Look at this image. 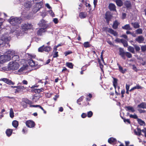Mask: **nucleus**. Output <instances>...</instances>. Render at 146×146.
<instances>
[{"mask_svg": "<svg viewBox=\"0 0 146 146\" xmlns=\"http://www.w3.org/2000/svg\"><path fill=\"white\" fill-rule=\"evenodd\" d=\"M125 5L127 8H129L131 6V4L129 2L126 1L125 3Z\"/></svg>", "mask_w": 146, "mask_h": 146, "instance_id": "4c0bfd02", "label": "nucleus"}, {"mask_svg": "<svg viewBox=\"0 0 146 146\" xmlns=\"http://www.w3.org/2000/svg\"><path fill=\"white\" fill-rule=\"evenodd\" d=\"M40 98V96L34 95L33 96V100L34 102H36L38 100V99Z\"/></svg>", "mask_w": 146, "mask_h": 146, "instance_id": "5701e85b", "label": "nucleus"}, {"mask_svg": "<svg viewBox=\"0 0 146 146\" xmlns=\"http://www.w3.org/2000/svg\"><path fill=\"white\" fill-rule=\"evenodd\" d=\"M44 91V89L42 88H41L40 89H35V93H39L41 92H42Z\"/></svg>", "mask_w": 146, "mask_h": 146, "instance_id": "c9c22d12", "label": "nucleus"}, {"mask_svg": "<svg viewBox=\"0 0 146 146\" xmlns=\"http://www.w3.org/2000/svg\"><path fill=\"white\" fill-rule=\"evenodd\" d=\"M119 54L120 55L122 58L124 59H125V52L123 49L121 48H119Z\"/></svg>", "mask_w": 146, "mask_h": 146, "instance_id": "9d476101", "label": "nucleus"}, {"mask_svg": "<svg viewBox=\"0 0 146 146\" xmlns=\"http://www.w3.org/2000/svg\"><path fill=\"white\" fill-rule=\"evenodd\" d=\"M109 7L111 10L114 11L115 10V6L113 3H110L109 5Z\"/></svg>", "mask_w": 146, "mask_h": 146, "instance_id": "f3484780", "label": "nucleus"}, {"mask_svg": "<svg viewBox=\"0 0 146 146\" xmlns=\"http://www.w3.org/2000/svg\"><path fill=\"white\" fill-rule=\"evenodd\" d=\"M129 117L131 118H133L134 119H137V117L136 114H134V115H130Z\"/></svg>", "mask_w": 146, "mask_h": 146, "instance_id": "de8ad7c7", "label": "nucleus"}, {"mask_svg": "<svg viewBox=\"0 0 146 146\" xmlns=\"http://www.w3.org/2000/svg\"><path fill=\"white\" fill-rule=\"evenodd\" d=\"M18 89H20L22 90H25L26 89V87H25L23 86H17Z\"/></svg>", "mask_w": 146, "mask_h": 146, "instance_id": "3c124183", "label": "nucleus"}, {"mask_svg": "<svg viewBox=\"0 0 146 146\" xmlns=\"http://www.w3.org/2000/svg\"><path fill=\"white\" fill-rule=\"evenodd\" d=\"M125 55L128 58H131L132 56V54L130 53H129L128 52H125Z\"/></svg>", "mask_w": 146, "mask_h": 146, "instance_id": "37998d69", "label": "nucleus"}, {"mask_svg": "<svg viewBox=\"0 0 146 146\" xmlns=\"http://www.w3.org/2000/svg\"><path fill=\"white\" fill-rule=\"evenodd\" d=\"M121 42L123 44L125 47H126L128 46L127 42L125 40L123 39H121Z\"/></svg>", "mask_w": 146, "mask_h": 146, "instance_id": "473e14b6", "label": "nucleus"}, {"mask_svg": "<svg viewBox=\"0 0 146 146\" xmlns=\"http://www.w3.org/2000/svg\"><path fill=\"white\" fill-rule=\"evenodd\" d=\"M135 89H142V87L139 85H137L136 86H135Z\"/></svg>", "mask_w": 146, "mask_h": 146, "instance_id": "864d4df0", "label": "nucleus"}, {"mask_svg": "<svg viewBox=\"0 0 146 146\" xmlns=\"http://www.w3.org/2000/svg\"><path fill=\"white\" fill-rule=\"evenodd\" d=\"M138 107L143 109L146 108V104L145 103H142L138 105Z\"/></svg>", "mask_w": 146, "mask_h": 146, "instance_id": "aec40b11", "label": "nucleus"}, {"mask_svg": "<svg viewBox=\"0 0 146 146\" xmlns=\"http://www.w3.org/2000/svg\"><path fill=\"white\" fill-rule=\"evenodd\" d=\"M141 131H142L143 133L144 134L146 133V128H144L143 129H142L141 130Z\"/></svg>", "mask_w": 146, "mask_h": 146, "instance_id": "774afa93", "label": "nucleus"}, {"mask_svg": "<svg viewBox=\"0 0 146 146\" xmlns=\"http://www.w3.org/2000/svg\"><path fill=\"white\" fill-rule=\"evenodd\" d=\"M72 53V52L70 51H68L66 52H65V55L66 56H67L68 55Z\"/></svg>", "mask_w": 146, "mask_h": 146, "instance_id": "4d7b16f0", "label": "nucleus"}, {"mask_svg": "<svg viewBox=\"0 0 146 146\" xmlns=\"http://www.w3.org/2000/svg\"><path fill=\"white\" fill-rule=\"evenodd\" d=\"M58 52H55L54 54L53 55V57L54 58H55L57 57L58 56Z\"/></svg>", "mask_w": 146, "mask_h": 146, "instance_id": "052dcab7", "label": "nucleus"}, {"mask_svg": "<svg viewBox=\"0 0 146 146\" xmlns=\"http://www.w3.org/2000/svg\"><path fill=\"white\" fill-rule=\"evenodd\" d=\"M26 125L29 128H32L35 126V123L34 122L31 120H29L27 121L26 122Z\"/></svg>", "mask_w": 146, "mask_h": 146, "instance_id": "6e6552de", "label": "nucleus"}, {"mask_svg": "<svg viewBox=\"0 0 146 146\" xmlns=\"http://www.w3.org/2000/svg\"><path fill=\"white\" fill-rule=\"evenodd\" d=\"M83 96H82L81 97H80L78 100H77V102H80L83 99Z\"/></svg>", "mask_w": 146, "mask_h": 146, "instance_id": "5fc2aeb1", "label": "nucleus"}, {"mask_svg": "<svg viewBox=\"0 0 146 146\" xmlns=\"http://www.w3.org/2000/svg\"><path fill=\"white\" fill-rule=\"evenodd\" d=\"M92 115H93V113L91 111H90L88 112L87 116L89 117H90L91 116H92Z\"/></svg>", "mask_w": 146, "mask_h": 146, "instance_id": "49530a36", "label": "nucleus"}, {"mask_svg": "<svg viewBox=\"0 0 146 146\" xmlns=\"http://www.w3.org/2000/svg\"><path fill=\"white\" fill-rule=\"evenodd\" d=\"M86 14L83 12H81L79 14V17L81 19L84 18L86 16Z\"/></svg>", "mask_w": 146, "mask_h": 146, "instance_id": "a878e982", "label": "nucleus"}, {"mask_svg": "<svg viewBox=\"0 0 146 146\" xmlns=\"http://www.w3.org/2000/svg\"><path fill=\"white\" fill-rule=\"evenodd\" d=\"M39 25L40 26L43 27V28L40 29L38 30L37 32V34L38 35L41 36L42 35L43 33L46 31L47 25L46 24L45 21L44 20H42L40 21Z\"/></svg>", "mask_w": 146, "mask_h": 146, "instance_id": "f03ea898", "label": "nucleus"}, {"mask_svg": "<svg viewBox=\"0 0 146 146\" xmlns=\"http://www.w3.org/2000/svg\"><path fill=\"white\" fill-rule=\"evenodd\" d=\"M119 23L117 21H115L113 23V27L114 29H116L117 28V26L119 25Z\"/></svg>", "mask_w": 146, "mask_h": 146, "instance_id": "7c9ffc66", "label": "nucleus"}, {"mask_svg": "<svg viewBox=\"0 0 146 146\" xmlns=\"http://www.w3.org/2000/svg\"><path fill=\"white\" fill-rule=\"evenodd\" d=\"M15 31V33H17V35L18 38H19V36H22L23 35V33L19 32L18 30H15V31Z\"/></svg>", "mask_w": 146, "mask_h": 146, "instance_id": "c756f323", "label": "nucleus"}, {"mask_svg": "<svg viewBox=\"0 0 146 146\" xmlns=\"http://www.w3.org/2000/svg\"><path fill=\"white\" fill-rule=\"evenodd\" d=\"M44 51L46 52H49L50 50L51 47L50 46H46V47H44Z\"/></svg>", "mask_w": 146, "mask_h": 146, "instance_id": "e433bc0d", "label": "nucleus"}, {"mask_svg": "<svg viewBox=\"0 0 146 146\" xmlns=\"http://www.w3.org/2000/svg\"><path fill=\"white\" fill-rule=\"evenodd\" d=\"M108 31L111 33L113 34L115 36H116L117 35V33L112 29H109Z\"/></svg>", "mask_w": 146, "mask_h": 146, "instance_id": "b1692460", "label": "nucleus"}, {"mask_svg": "<svg viewBox=\"0 0 146 146\" xmlns=\"http://www.w3.org/2000/svg\"><path fill=\"white\" fill-rule=\"evenodd\" d=\"M15 51L13 50H9L7 51L4 55H2L1 56V58H4V60L5 61H9L11 59V56H13V57L16 56L18 57L17 55H15Z\"/></svg>", "mask_w": 146, "mask_h": 146, "instance_id": "f257e3e1", "label": "nucleus"}, {"mask_svg": "<svg viewBox=\"0 0 146 146\" xmlns=\"http://www.w3.org/2000/svg\"><path fill=\"white\" fill-rule=\"evenodd\" d=\"M13 131V130L10 129H8L7 130L6 133L7 135L9 137L11 135Z\"/></svg>", "mask_w": 146, "mask_h": 146, "instance_id": "6ab92c4d", "label": "nucleus"}, {"mask_svg": "<svg viewBox=\"0 0 146 146\" xmlns=\"http://www.w3.org/2000/svg\"><path fill=\"white\" fill-rule=\"evenodd\" d=\"M51 94L48 93H46L45 94V96L46 97L49 98L51 96Z\"/></svg>", "mask_w": 146, "mask_h": 146, "instance_id": "338daca9", "label": "nucleus"}, {"mask_svg": "<svg viewBox=\"0 0 146 146\" xmlns=\"http://www.w3.org/2000/svg\"><path fill=\"white\" fill-rule=\"evenodd\" d=\"M116 3L117 5L119 6H121L123 4V2L121 0H116Z\"/></svg>", "mask_w": 146, "mask_h": 146, "instance_id": "cd10ccee", "label": "nucleus"}, {"mask_svg": "<svg viewBox=\"0 0 146 146\" xmlns=\"http://www.w3.org/2000/svg\"><path fill=\"white\" fill-rule=\"evenodd\" d=\"M121 39H120L118 38H116L115 40V41L117 42H121Z\"/></svg>", "mask_w": 146, "mask_h": 146, "instance_id": "0e129e2a", "label": "nucleus"}, {"mask_svg": "<svg viewBox=\"0 0 146 146\" xmlns=\"http://www.w3.org/2000/svg\"><path fill=\"white\" fill-rule=\"evenodd\" d=\"M126 16V14L125 13H123L122 14V19H124Z\"/></svg>", "mask_w": 146, "mask_h": 146, "instance_id": "680f3d73", "label": "nucleus"}, {"mask_svg": "<svg viewBox=\"0 0 146 146\" xmlns=\"http://www.w3.org/2000/svg\"><path fill=\"white\" fill-rule=\"evenodd\" d=\"M28 66L27 65H24L21 67L17 72H16V74H22L23 71L26 70L27 69Z\"/></svg>", "mask_w": 146, "mask_h": 146, "instance_id": "423d86ee", "label": "nucleus"}, {"mask_svg": "<svg viewBox=\"0 0 146 146\" xmlns=\"http://www.w3.org/2000/svg\"><path fill=\"white\" fill-rule=\"evenodd\" d=\"M131 25L135 28H138L140 27L139 24L138 23L136 22L135 23H132Z\"/></svg>", "mask_w": 146, "mask_h": 146, "instance_id": "2f4dec72", "label": "nucleus"}, {"mask_svg": "<svg viewBox=\"0 0 146 146\" xmlns=\"http://www.w3.org/2000/svg\"><path fill=\"white\" fill-rule=\"evenodd\" d=\"M1 80L5 83L9 85H14V83L11 80L6 78H3L1 79Z\"/></svg>", "mask_w": 146, "mask_h": 146, "instance_id": "9b49d317", "label": "nucleus"}, {"mask_svg": "<svg viewBox=\"0 0 146 146\" xmlns=\"http://www.w3.org/2000/svg\"><path fill=\"white\" fill-rule=\"evenodd\" d=\"M32 104V102L29 100L26 99L23 101L21 103L22 106L24 108H26L27 107V104L30 105Z\"/></svg>", "mask_w": 146, "mask_h": 146, "instance_id": "0eeeda50", "label": "nucleus"}, {"mask_svg": "<svg viewBox=\"0 0 146 146\" xmlns=\"http://www.w3.org/2000/svg\"><path fill=\"white\" fill-rule=\"evenodd\" d=\"M133 45L134 46V47L135 48V49L137 51H138L140 50V48L136 44H135V45L134 44V45Z\"/></svg>", "mask_w": 146, "mask_h": 146, "instance_id": "c03bdc74", "label": "nucleus"}, {"mask_svg": "<svg viewBox=\"0 0 146 146\" xmlns=\"http://www.w3.org/2000/svg\"><path fill=\"white\" fill-rule=\"evenodd\" d=\"M5 45V42L2 39L0 40V47H3Z\"/></svg>", "mask_w": 146, "mask_h": 146, "instance_id": "f704fd0d", "label": "nucleus"}, {"mask_svg": "<svg viewBox=\"0 0 146 146\" xmlns=\"http://www.w3.org/2000/svg\"><path fill=\"white\" fill-rule=\"evenodd\" d=\"M44 45L39 47L38 48V51L39 52H42L44 51Z\"/></svg>", "mask_w": 146, "mask_h": 146, "instance_id": "a18cd8bd", "label": "nucleus"}, {"mask_svg": "<svg viewBox=\"0 0 146 146\" xmlns=\"http://www.w3.org/2000/svg\"><path fill=\"white\" fill-rule=\"evenodd\" d=\"M32 28V25L31 24L28 23L25 24L22 26V29L23 31H26L28 29H31Z\"/></svg>", "mask_w": 146, "mask_h": 146, "instance_id": "39448f33", "label": "nucleus"}, {"mask_svg": "<svg viewBox=\"0 0 146 146\" xmlns=\"http://www.w3.org/2000/svg\"><path fill=\"white\" fill-rule=\"evenodd\" d=\"M84 47L85 48H87L90 47V44L88 42H85L84 44Z\"/></svg>", "mask_w": 146, "mask_h": 146, "instance_id": "58836bf2", "label": "nucleus"}, {"mask_svg": "<svg viewBox=\"0 0 146 146\" xmlns=\"http://www.w3.org/2000/svg\"><path fill=\"white\" fill-rule=\"evenodd\" d=\"M122 28L123 29L127 30H130L131 29L130 27V25L129 24L126 25L122 27Z\"/></svg>", "mask_w": 146, "mask_h": 146, "instance_id": "393cba45", "label": "nucleus"}, {"mask_svg": "<svg viewBox=\"0 0 146 146\" xmlns=\"http://www.w3.org/2000/svg\"><path fill=\"white\" fill-rule=\"evenodd\" d=\"M9 114L10 117L11 118H13L14 117V112L13 109L12 108H11L10 109Z\"/></svg>", "mask_w": 146, "mask_h": 146, "instance_id": "72a5a7b5", "label": "nucleus"}, {"mask_svg": "<svg viewBox=\"0 0 146 146\" xmlns=\"http://www.w3.org/2000/svg\"><path fill=\"white\" fill-rule=\"evenodd\" d=\"M49 13L50 14L51 16L52 17H54V13L52 11L50 10L49 11Z\"/></svg>", "mask_w": 146, "mask_h": 146, "instance_id": "603ef678", "label": "nucleus"}, {"mask_svg": "<svg viewBox=\"0 0 146 146\" xmlns=\"http://www.w3.org/2000/svg\"><path fill=\"white\" fill-rule=\"evenodd\" d=\"M137 121L138 123L141 125H145L144 121L140 119H137Z\"/></svg>", "mask_w": 146, "mask_h": 146, "instance_id": "c85d7f7f", "label": "nucleus"}, {"mask_svg": "<svg viewBox=\"0 0 146 146\" xmlns=\"http://www.w3.org/2000/svg\"><path fill=\"white\" fill-rule=\"evenodd\" d=\"M117 65L119 67V71L123 74H124L127 71L126 69H123L122 66H121L118 63L117 64Z\"/></svg>", "mask_w": 146, "mask_h": 146, "instance_id": "2eb2a0df", "label": "nucleus"}, {"mask_svg": "<svg viewBox=\"0 0 146 146\" xmlns=\"http://www.w3.org/2000/svg\"><path fill=\"white\" fill-rule=\"evenodd\" d=\"M128 50L132 53L134 54L135 53L134 49L132 46H129L127 48Z\"/></svg>", "mask_w": 146, "mask_h": 146, "instance_id": "412c9836", "label": "nucleus"}, {"mask_svg": "<svg viewBox=\"0 0 146 146\" xmlns=\"http://www.w3.org/2000/svg\"><path fill=\"white\" fill-rule=\"evenodd\" d=\"M19 67V65L15 62H10L8 65L9 70H14L17 69Z\"/></svg>", "mask_w": 146, "mask_h": 146, "instance_id": "20e7f679", "label": "nucleus"}, {"mask_svg": "<svg viewBox=\"0 0 146 146\" xmlns=\"http://www.w3.org/2000/svg\"><path fill=\"white\" fill-rule=\"evenodd\" d=\"M28 63L31 67H34L37 66L38 63L37 62H35L32 60H29Z\"/></svg>", "mask_w": 146, "mask_h": 146, "instance_id": "1a4fd4ad", "label": "nucleus"}, {"mask_svg": "<svg viewBox=\"0 0 146 146\" xmlns=\"http://www.w3.org/2000/svg\"><path fill=\"white\" fill-rule=\"evenodd\" d=\"M53 21L55 24H57L58 22V19L57 18H54L53 19Z\"/></svg>", "mask_w": 146, "mask_h": 146, "instance_id": "6e6d98bb", "label": "nucleus"}, {"mask_svg": "<svg viewBox=\"0 0 146 146\" xmlns=\"http://www.w3.org/2000/svg\"><path fill=\"white\" fill-rule=\"evenodd\" d=\"M9 22L11 24L14 26L13 28H16L17 29L19 27L18 25L21 23V20L19 18L15 17L10 18Z\"/></svg>", "mask_w": 146, "mask_h": 146, "instance_id": "7ed1b4c3", "label": "nucleus"}, {"mask_svg": "<svg viewBox=\"0 0 146 146\" xmlns=\"http://www.w3.org/2000/svg\"><path fill=\"white\" fill-rule=\"evenodd\" d=\"M105 19H106L108 23V22L111 17V16L109 12H106V14Z\"/></svg>", "mask_w": 146, "mask_h": 146, "instance_id": "4468645a", "label": "nucleus"}, {"mask_svg": "<svg viewBox=\"0 0 146 146\" xmlns=\"http://www.w3.org/2000/svg\"><path fill=\"white\" fill-rule=\"evenodd\" d=\"M135 40L139 43L142 42L144 40V38L142 36H138L135 39Z\"/></svg>", "mask_w": 146, "mask_h": 146, "instance_id": "f8f14e48", "label": "nucleus"}, {"mask_svg": "<svg viewBox=\"0 0 146 146\" xmlns=\"http://www.w3.org/2000/svg\"><path fill=\"white\" fill-rule=\"evenodd\" d=\"M13 126L15 128H17L18 125V122L16 121H13L12 123Z\"/></svg>", "mask_w": 146, "mask_h": 146, "instance_id": "bb28decb", "label": "nucleus"}, {"mask_svg": "<svg viewBox=\"0 0 146 146\" xmlns=\"http://www.w3.org/2000/svg\"><path fill=\"white\" fill-rule=\"evenodd\" d=\"M25 6L26 8L28 9L30 8L31 7V5L30 2H28L27 3H25Z\"/></svg>", "mask_w": 146, "mask_h": 146, "instance_id": "a19ab883", "label": "nucleus"}, {"mask_svg": "<svg viewBox=\"0 0 146 146\" xmlns=\"http://www.w3.org/2000/svg\"><path fill=\"white\" fill-rule=\"evenodd\" d=\"M116 140L113 137L110 138L108 139V142L111 144H114L116 143Z\"/></svg>", "mask_w": 146, "mask_h": 146, "instance_id": "dca6fc26", "label": "nucleus"}, {"mask_svg": "<svg viewBox=\"0 0 146 146\" xmlns=\"http://www.w3.org/2000/svg\"><path fill=\"white\" fill-rule=\"evenodd\" d=\"M130 85L127 84L126 85V90H129V88Z\"/></svg>", "mask_w": 146, "mask_h": 146, "instance_id": "69168bd1", "label": "nucleus"}, {"mask_svg": "<svg viewBox=\"0 0 146 146\" xmlns=\"http://www.w3.org/2000/svg\"><path fill=\"white\" fill-rule=\"evenodd\" d=\"M66 64L68 67L70 68H73V65L71 63H66Z\"/></svg>", "mask_w": 146, "mask_h": 146, "instance_id": "ea45409f", "label": "nucleus"}, {"mask_svg": "<svg viewBox=\"0 0 146 146\" xmlns=\"http://www.w3.org/2000/svg\"><path fill=\"white\" fill-rule=\"evenodd\" d=\"M141 50L142 51H145L146 50V46H143L141 47Z\"/></svg>", "mask_w": 146, "mask_h": 146, "instance_id": "8fccbe9b", "label": "nucleus"}, {"mask_svg": "<svg viewBox=\"0 0 146 146\" xmlns=\"http://www.w3.org/2000/svg\"><path fill=\"white\" fill-rule=\"evenodd\" d=\"M136 33L137 34H141L142 33V30L141 29H137L136 31Z\"/></svg>", "mask_w": 146, "mask_h": 146, "instance_id": "79ce46f5", "label": "nucleus"}, {"mask_svg": "<svg viewBox=\"0 0 146 146\" xmlns=\"http://www.w3.org/2000/svg\"><path fill=\"white\" fill-rule=\"evenodd\" d=\"M113 86L115 90L116 89L117 85V79L116 78H113Z\"/></svg>", "mask_w": 146, "mask_h": 146, "instance_id": "a211bd4d", "label": "nucleus"}, {"mask_svg": "<svg viewBox=\"0 0 146 146\" xmlns=\"http://www.w3.org/2000/svg\"><path fill=\"white\" fill-rule=\"evenodd\" d=\"M22 83L25 85H27L28 84V82L25 80H24L22 81Z\"/></svg>", "mask_w": 146, "mask_h": 146, "instance_id": "bf43d9fd", "label": "nucleus"}, {"mask_svg": "<svg viewBox=\"0 0 146 146\" xmlns=\"http://www.w3.org/2000/svg\"><path fill=\"white\" fill-rule=\"evenodd\" d=\"M132 66H133V69L135 71H137V68H136V67L135 66V65H132Z\"/></svg>", "mask_w": 146, "mask_h": 146, "instance_id": "e2e57ef3", "label": "nucleus"}, {"mask_svg": "<svg viewBox=\"0 0 146 146\" xmlns=\"http://www.w3.org/2000/svg\"><path fill=\"white\" fill-rule=\"evenodd\" d=\"M125 109L127 111L132 112H133L135 111V110L133 107L130 106L125 107Z\"/></svg>", "mask_w": 146, "mask_h": 146, "instance_id": "ddd939ff", "label": "nucleus"}, {"mask_svg": "<svg viewBox=\"0 0 146 146\" xmlns=\"http://www.w3.org/2000/svg\"><path fill=\"white\" fill-rule=\"evenodd\" d=\"M134 132L136 135H141V130L139 128H137V130H135Z\"/></svg>", "mask_w": 146, "mask_h": 146, "instance_id": "4be33fe9", "label": "nucleus"}, {"mask_svg": "<svg viewBox=\"0 0 146 146\" xmlns=\"http://www.w3.org/2000/svg\"><path fill=\"white\" fill-rule=\"evenodd\" d=\"M81 117L83 118H84L86 117V113H83L81 115Z\"/></svg>", "mask_w": 146, "mask_h": 146, "instance_id": "13d9d810", "label": "nucleus"}, {"mask_svg": "<svg viewBox=\"0 0 146 146\" xmlns=\"http://www.w3.org/2000/svg\"><path fill=\"white\" fill-rule=\"evenodd\" d=\"M123 120L124 121L125 123H127L129 124H130V122L129 119H125V118H123Z\"/></svg>", "mask_w": 146, "mask_h": 146, "instance_id": "09e8293b", "label": "nucleus"}]
</instances>
